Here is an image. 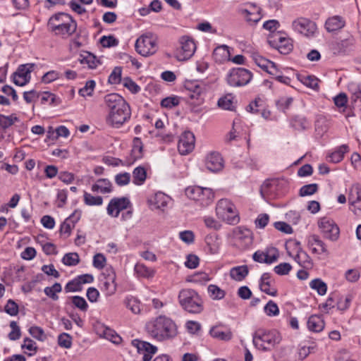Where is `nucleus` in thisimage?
<instances>
[{
    "instance_id": "obj_41",
    "label": "nucleus",
    "mask_w": 361,
    "mask_h": 361,
    "mask_svg": "<svg viewBox=\"0 0 361 361\" xmlns=\"http://www.w3.org/2000/svg\"><path fill=\"white\" fill-rule=\"evenodd\" d=\"M147 177V173L145 168L138 166L135 168L133 172V183L135 185H142Z\"/></svg>"
},
{
    "instance_id": "obj_36",
    "label": "nucleus",
    "mask_w": 361,
    "mask_h": 361,
    "mask_svg": "<svg viewBox=\"0 0 361 361\" xmlns=\"http://www.w3.org/2000/svg\"><path fill=\"white\" fill-rule=\"evenodd\" d=\"M294 259L305 269L311 268L312 262L309 255L302 250L297 251V254L294 256Z\"/></svg>"
},
{
    "instance_id": "obj_63",
    "label": "nucleus",
    "mask_w": 361,
    "mask_h": 361,
    "mask_svg": "<svg viewBox=\"0 0 361 361\" xmlns=\"http://www.w3.org/2000/svg\"><path fill=\"white\" fill-rule=\"evenodd\" d=\"M130 180V174L125 172L118 173L115 176V182L120 186L126 185L129 183Z\"/></svg>"
},
{
    "instance_id": "obj_16",
    "label": "nucleus",
    "mask_w": 361,
    "mask_h": 361,
    "mask_svg": "<svg viewBox=\"0 0 361 361\" xmlns=\"http://www.w3.org/2000/svg\"><path fill=\"white\" fill-rule=\"evenodd\" d=\"M34 66V63L20 65L13 73V82L18 86H24L28 83L30 80V73L33 71Z\"/></svg>"
},
{
    "instance_id": "obj_25",
    "label": "nucleus",
    "mask_w": 361,
    "mask_h": 361,
    "mask_svg": "<svg viewBox=\"0 0 361 361\" xmlns=\"http://www.w3.org/2000/svg\"><path fill=\"white\" fill-rule=\"evenodd\" d=\"M307 246L313 253L317 255L328 254L326 244L317 235H311L308 237Z\"/></svg>"
},
{
    "instance_id": "obj_59",
    "label": "nucleus",
    "mask_w": 361,
    "mask_h": 361,
    "mask_svg": "<svg viewBox=\"0 0 361 361\" xmlns=\"http://www.w3.org/2000/svg\"><path fill=\"white\" fill-rule=\"evenodd\" d=\"M264 263L271 264L276 261L279 257L278 252L276 249L271 248L264 252Z\"/></svg>"
},
{
    "instance_id": "obj_20",
    "label": "nucleus",
    "mask_w": 361,
    "mask_h": 361,
    "mask_svg": "<svg viewBox=\"0 0 361 361\" xmlns=\"http://www.w3.org/2000/svg\"><path fill=\"white\" fill-rule=\"evenodd\" d=\"M233 238L235 245L242 249L247 248L252 243V233L248 229L237 228L233 232Z\"/></svg>"
},
{
    "instance_id": "obj_28",
    "label": "nucleus",
    "mask_w": 361,
    "mask_h": 361,
    "mask_svg": "<svg viewBox=\"0 0 361 361\" xmlns=\"http://www.w3.org/2000/svg\"><path fill=\"white\" fill-rule=\"evenodd\" d=\"M209 334L212 338L222 341H228L233 338V334L231 330H224L220 326L212 327Z\"/></svg>"
},
{
    "instance_id": "obj_50",
    "label": "nucleus",
    "mask_w": 361,
    "mask_h": 361,
    "mask_svg": "<svg viewBox=\"0 0 361 361\" xmlns=\"http://www.w3.org/2000/svg\"><path fill=\"white\" fill-rule=\"evenodd\" d=\"M18 118L16 116L12 114L10 116L0 115V126L3 128H7L11 126Z\"/></svg>"
},
{
    "instance_id": "obj_2",
    "label": "nucleus",
    "mask_w": 361,
    "mask_h": 361,
    "mask_svg": "<svg viewBox=\"0 0 361 361\" xmlns=\"http://www.w3.org/2000/svg\"><path fill=\"white\" fill-rule=\"evenodd\" d=\"M146 330L150 337L159 342L172 339L178 334L176 323L166 316H159L149 321L146 325Z\"/></svg>"
},
{
    "instance_id": "obj_43",
    "label": "nucleus",
    "mask_w": 361,
    "mask_h": 361,
    "mask_svg": "<svg viewBox=\"0 0 361 361\" xmlns=\"http://www.w3.org/2000/svg\"><path fill=\"white\" fill-rule=\"evenodd\" d=\"M21 347L24 353L30 356L34 355L37 350L36 343L29 338L24 339Z\"/></svg>"
},
{
    "instance_id": "obj_1",
    "label": "nucleus",
    "mask_w": 361,
    "mask_h": 361,
    "mask_svg": "<svg viewBox=\"0 0 361 361\" xmlns=\"http://www.w3.org/2000/svg\"><path fill=\"white\" fill-rule=\"evenodd\" d=\"M104 102L108 109L106 121L109 126L119 128L130 118V106L119 94L112 93L106 95Z\"/></svg>"
},
{
    "instance_id": "obj_58",
    "label": "nucleus",
    "mask_w": 361,
    "mask_h": 361,
    "mask_svg": "<svg viewBox=\"0 0 361 361\" xmlns=\"http://www.w3.org/2000/svg\"><path fill=\"white\" fill-rule=\"evenodd\" d=\"M122 83L126 88L133 94L137 93L140 90V87L130 78H125Z\"/></svg>"
},
{
    "instance_id": "obj_44",
    "label": "nucleus",
    "mask_w": 361,
    "mask_h": 361,
    "mask_svg": "<svg viewBox=\"0 0 361 361\" xmlns=\"http://www.w3.org/2000/svg\"><path fill=\"white\" fill-rule=\"evenodd\" d=\"M62 290L61 286L59 283H55L51 287H46L44 290V293L54 300H57L59 296L56 293H60Z\"/></svg>"
},
{
    "instance_id": "obj_56",
    "label": "nucleus",
    "mask_w": 361,
    "mask_h": 361,
    "mask_svg": "<svg viewBox=\"0 0 361 361\" xmlns=\"http://www.w3.org/2000/svg\"><path fill=\"white\" fill-rule=\"evenodd\" d=\"M208 292L213 299H221L225 295L224 291L216 285H209Z\"/></svg>"
},
{
    "instance_id": "obj_42",
    "label": "nucleus",
    "mask_w": 361,
    "mask_h": 361,
    "mask_svg": "<svg viewBox=\"0 0 361 361\" xmlns=\"http://www.w3.org/2000/svg\"><path fill=\"white\" fill-rule=\"evenodd\" d=\"M84 202L88 206H99L103 203V199L100 196H94L92 194L85 192L83 195Z\"/></svg>"
},
{
    "instance_id": "obj_34",
    "label": "nucleus",
    "mask_w": 361,
    "mask_h": 361,
    "mask_svg": "<svg viewBox=\"0 0 361 361\" xmlns=\"http://www.w3.org/2000/svg\"><path fill=\"white\" fill-rule=\"evenodd\" d=\"M308 329L314 332H320L324 328L323 319L318 315H312L307 321Z\"/></svg>"
},
{
    "instance_id": "obj_40",
    "label": "nucleus",
    "mask_w": 361,
    "mask_h": 361,
    "mask_svg": "<svg viewBox=\"0 0 361 361\" xmlns=\"http://www.w3.org/2000/svg\"><path fill=\"white\" fill-rule=\"evenodd\" d=\"M233 99L231 94H227L219 99L218 106L222 109L233 111L235 109Z\"/></svg>"
},
{
    "instance_id": "obj_46",
    "label": "nucleus",
    "mask_w": 361,
    "mask_h": 361,
    "mask_svg": "<svg viewBox=\"0 0 361 361\" xmlns=\"http://www.w3.org/2000/svg\"><path fill=\"white\" fill-rule=\"evenodd\" d=\"M11 331L9 332L8 337L11 341H16L21 336V330L16 322L12 321L9 325Z\"/></svg>"
},
{
    "instance_id": "obj_47",
    "label": "nucleus",
    "mask_w": 361,
    "mask_h": 361,
    "mask_svg": "<svg viewBox=\"0 0 361 361\" xmlns=\"http://www.w3.org/2000/svg\"><path fill=\"white\" fill-rule=\"evenodd\" d=\"M127 308H128L133 313L138 314L140 312V302L135 298H128L125 301Z\"/></svg>"
},
{
    "instance_id": "obj_10",
    "label": "nucleus",
    "mask_w": 361,
    "mask_h": 361,
    "mask_svg": "<svg viewBox=\"0 0 361 361\" xmlns=\"http://www.w3.org/2000/svg\"><path fill=\"white\" fill-rule=\"evenodd\" d=\"M317 225L324 238L331 241L338 239L340 229L333 219L326 216L322 217L318 220Z\"/></svg>"
},
{
    "instance_id": "obj_6",
    "label": "nucleus",
    "mask_w": 361,
    "mask_h": 361,
    "mask_svg": "<svg viewBox=\"0 0 361 361\" xmlns=\"http://www.w3.org/2000/svg\"><path fill=\"white\" fill-rule=\"evenodd\" d=\"M216 214L219 219L229 224H236L240 221L235 206L228 199H221L218 201Z\"/></svg>"
},
{
    "instance_id": "obj_33",
    "label": "nucleus",
    "mask_w": 361,
    "mask_h": 361,
    "mask_svg": "<svg viewBox=\"0 0 361 361\" xmlns=\"http://www.w3.org/2000/svg\"><path fill=\"white\" fill-rule=\"evenodd\" d=\"M79 61L82 64L87 65L91 69L96 68L101 63L99 59L90 52L80 54Z\"/></svg>"
},
{
    "instance_id": "obj_52",
    "label": "nucleus",
    "mask_w": 361,
    "mask_h": 361,
    "mask_svg": "<svg viewBox=\"0 0 361 361\" xmlns=\"http://www.w3.org/2000/svg\"><path fill=\"white\" fill-rule=\"evenodd\" d=\"M29 333L32 337L41 341H43L47 338V336L44 330L37 326H31L29 329Z\"/></svg>"
},
{
    "instance_id": "obj_30",
    "label": "nucleus",
    "mask_w": 361,
    "mask_h": 361,
    "mask_svg": "<svg viewBox=\"0 0 361 361\" xmlns=\"http://www.w3.org/2000/svg\"><path fill=\"white\" fill-rule=\"evenodd\" d=\"M230 56L229 47L226 45L219 46L213 51V58L218 63L229 61Z\"/></svg>"
},
{
    "instance_id": "obj_14",
    "label": "nucleus",
    "mask_w": 361,
    "mask_h": 361,
    "mask_svg": "<svg viewBox=\"0 0 361 361\" xmlns=\"http://www.w3.org/2000/svg\"><path fill=\"white\" fill-rule=\"evenodd\" d=\"M102 290L106 295H112L116 291V273L111 268H107L102 274Z\"/></svg>"
},
{
    "instance_id": "obj_48",
    "label": "nucleus",
    "mask_w": 361,
    "mask_h": 361,
    "mask_svg": "<svg viewBox=\"0 0 361 361\" xmlns=\"http://www.w3.org/2000/svg\"><path fill=\"white\" fill-rule=\"evenodd\" d=\"M62 262L67 266H75L80 262L79 255L76 252L66 254L62 259Z\"/></svg>"
},
{
    "instance_id": "obj_38",
    "label": "nucleus",
    "mask_w": 361,
    "mask_h": 361,
    "mask_svg": "<svg viewBox=\"0 0 361 361\" xmlns=\"http://www.w3.org/2000/svg\"><path fill=\"white\" fill-rule=\"evenodd\" d=\"M135 271L138 276L143 278H152L155 274V271L153 269L149 268L140 263L135 264Z\"/></svg>"
},
{
    "instance_id": "obj_22",
    "label": "nucleus",
    "mask_w": 361,
    "mask_h": 361,
    "mask_svg": "<svg viewBox=\"0 0 361 361\" xmlns=\"http://www.w3.org/2000/svg\"><path fill=\"white\" fill-rule=\"evenodd\" d=\"M251 57L257 66L270 75H276L279 72L277 66L274 62L267 59L258 52H252Z\"/></svg>"
},
{
    "instance_id": "obj_26",
    "label": "nucleus",
    "mask_w": 361,
    "mask_h": 361,
    "mask_svg": "<svg viewBox=\"0 0 361 361\" xmlns=\"http://www.w3.org/2000/svg\"><path fill=\"white\" fill-rule=\"evenodd\" d=\"M188 97L191 101H196L199 104L202 102V94L203 93V87L195 82H188L185 85Z\"/></svg>"
},
{
    "instance_id": "obj_27",
    "label": "nucleus",
    "mask_w": 361,
    "mask_h": 361,
    "mask_svg": "<svg viewBox=\"0 0 361 361\" xmlns=\"http://www.w3.org/2000/svg\"><path fill=\"white\" fill-rule=\"evenodd\" d=\"M260 289L262 292L271 296L277 295V289L274 286V282L271 279V276L269 273L262 274L260 279L259 284Z\"/></svg>"
},
{
    "instance_id": "obj_23",
    "label": "nucleus",
    "mask_w": 361,
    "mask_h": 361,
    "mask_svg": "<svg viewBox=\"0 0 361 361\" xmlns=\"http://www.w3.org/2000/svg\"><path fill=\"white\" fill-rule=\"evenodd\" d=\"M204 164L209 171L217 172L223 169L224 160L220 154L212 152L205 157Z\"/></svg>"
},
{
    "instance_id": "obj_31",
    "label": "nucleus",
    "mask_w": 361,
    "mask_h": 361,
    "mask_svg": "<svg viewBox=\"0 0 361 361\" xmlns=\"http://www.w3.org/2000/svg\"><path fill=\"white\" fill-rule=\"evenodd\" d=\"M249 269L247 265L237 266L230 269L231 279L236 281H243L248 274Z\"/></svg>"
},
{
    "instance_id": "obj_9",
    "label": "nucleus",
    "mask_w": 361,
    "mask_h": 361,
    "mask_svg": "<svg viewBox=\"0 0 361 361\" xmlns=\"http://www.w3.org/2000/svg\"><path fill=\"white\" fill-rule=\"evenodd\" d=\"M185 195L194 201L200 202L203 206H207L214 200V194L211 188L200 186H190L186 188Z\"/></svg>"
},
{
    "instance_id": "obj_45",
    "label": "nucleus",
    "mask_w": 361,
    "mask_h": 361,
    "mask_svg": "<svg viewBox=\"0 0 361 361\" xmlns=\"http://www.w3.org/2000/svg\"><path fill=\"white\" fill-rule=\"evenodd\" d=\"M310 286L311 288L316 290L317 293L321 295H323L326 293V284L319 279L312 280L310 283Z\"/></svg>"
},
{
    "instance_id": "obj_12",
    "label": "nucleus",
    "mask_w": 361,
    "mask_h": 361,
    "mask_svg": "<svg viewBox=\"0 0 361 361\" xmlns=\"http://www.w3.org/2000/svg\"><path fill=\"white\" fill-rule=\"evenodd\" d=\"M292 28L298 33L307 37H313L317 31L314 22L308 18L300 17L292 22Z\"/></svg>"
},
{
    "instance_id": "obj_37",
    "label": "nucleus",
    "mask_w": 361,
    "mask_h": 361,
    "mask_svg": "<svg viewBox=\"0 0 361 361\" xmlns=\"http://www.w3.org/2000/svg\"><path fill=\"white\" fill-rule=\"evenodd\" d=\"M143 143L140 138L135 137L133 141L131 156L134 160L139 159L143 157Z\"/></svg>"
},
{
    "instance_id": "obj_64",
    "label": "nucleus",
    "mask_w": 361,
    "mask_h": 361,
    "mask_svg": "<svg viewBox=\"0 0 361 361\" xmlns=\"http://www.w3.org/2000/svg\"><path fill=\"white\" fill-rule=\"evenodd\" d=\"M72 302L77 308L80 309L82 311H86L87 309V303L85 300L80 296H73L72 297Z\"/></svg>"
},
{
    "instance_id": "obj_4",
    "label": "nucleus",
    "mask_w": 361,
    "mask_h": 361,
    "mask_svg": "<svg viewBox=\"0 0 361 361\" xmlns=\"http://www.w3.org/2000/svg\"><path fill=\"white\" fill-rule=\"evenodd\" d=\"M178 302L180 306L190 313L199 314L203 310L202 300L193 289H182L178 293Z\"/></svg>"
},
{
    "instance_id": "obj_7",
    "label": "nucleus",
    "mask_w": 361,
    "mask_h": 361,
    "mask_svg": "<svg viewBox=\"0 0 361 361\" xmlns=\"http://www.w3.org/2000/svg\"><path fill=\"white\" fill-rule=\"evenodd\" d=\"M135 50L142 56L148 57L158 50L157 37L152 33H146L138 37L135 42Z\"/></svg>"
},
{
    "instance_id": "obj_8",
    "label": "nucleus",
    "mask_w": 361,
    "mask_h": 361,
    "mask_svg": "<svg viewBox=\"0 0 361 361\" xmlns=\"http://www.w3.org/2000/svg\"><path fill=\"white\" fill-rule=\"evenodd\" d=\"M197 49L195 39L188 35L181 36L178 39V47L175 52V57L180 61L190 59Z\"/></svg>"
},
{
    "instance_id": "obj_19",
    "label": "nucleus",
    "mask_w": 361,
    "mask_h": 361,
    "mask_svg": "<svg viewBox=\"0 0 361 361\" xmlns=\"http://www.w3.org/2000/svg\"><path fill=\"white\" fill-rule=\"evenodd\" d=\"M130 204L129 200L126 197H114L107 206V214L112 217H117L121 212L130 206Z\"/></svg>"
},
{
    "instance_id": "obj_51",
    "label": "nucleus",
    "mask_w": 361,
    "mask_h": 361,
    "mask_svg": "<svg viewBox=\"0 0 361 361\" xmlns=\"http://www.w3.org/2000/svg\"><path fill=\"white\" fill-rule=\"evenodd\" d=\"M301 82L307 87L317 90L319 87V80L313 75L304 76L301 79Z\"/></svg>"
},
{
    "instance_id": "obj_18",
    "label": "nucleus",
    "mask_w": 361,
    "mask_h": 361,
    "mask_svg": "<svg viewBox=\"0 0 361 361\" xmlns=\"http://www.w3.org/2000/svg\"><path fill=\"white\" fill-rule=\"evenodd\" d=\"M195 138L192 133L184 132L180 137L178 143V150L182 155L190 153L195 148Z\"/></svg>"
},
{
    "instance_id": "obj_11",
    "label": "nucleus",
    "mask_w": 361,
    "mask_h": 361,
    "mask_svg": "<svg viewBox=\"0 0 361 361\" xmlns=\"http://www.w3.org/2000/svg\"><path fill=\"white\" fill-rule=\"evenodd\" d=\"M267 41L270 46L276 49L281 54H288L293 49L292 40L283 33L273 34L267 37Z\"/></svg>"
},
{
    "instance_id": "obj_62",
    "label": "nucleus",
    "mask_w": 361,
    "mask_h": 361,
    "mask_svg": "<svg viewBox=\"0 0 361 361\" xmlns=\"http://www.w3.org/2000/svg\"><path fill=\"white\" fill-rule=\"evenodd\" d=\"M109 82L111 84H118L121 80V68L116 67L109 77Z\"/></svg>"
},
{
    "instance_id": "obj_35",
    "label": "nucleus",
    "mask_w": 361,
    "mask_h": 361,
    "mask_svg": "<svg viewBox=\"0 0 361 361\" xmlns=\"http://www.w3.org/2000/svg\"><path fill=\"white\" fill-rule=\"evenodd\" d=\"M278 181L275 179L267 180L262 185L260 193L263 197H269L274 192Z\"/></svg>"
},
{
    "instance_id": "obj_32",
    "label": "nucleus",
    "mask_w": 361,
    "mask_h": 361,
    "mask_svg": "<svg viewBox=\"0 0 361 361\" xmlns=\"http://www.w3.org/2000/svg\"><path fill=\"white\" fill-rule=\"evenodd\" d=\"M92 191L94 192L109 193L112 190L111 182L106 178L97 180L95 183L92 185Z\"/></svg>"
},
{
    "instance_id": "obj_21",
    "label": "nucleus",
    "mask_w": 361,
    "mask_h": 361,
    "mask_svg": "<svg viewBox=\"0 0 361 361\" xmlns=\"http://www.w3.org/2000/svg\"><path fill=\"white\" fill-rule=\"evenodd\" d=\"M94 330L99 337L106 338L115 344H118L122 341L121 337L119 336L115 331L102 323L96 324L94 325Z\"/></svg>"
},
{
    "instance_id": "obj_60",
    "label": "nucleus",
    "mask_w": 361,
    "mask_h": 361,
    "mask_svg": "<svg viewBox=\"0 0 361 361\" xmlns=\"http://www.w3.org/2000/svg\"><path fill=\"white\" fill-rule=\"evenodd\" d=\"M317 189L318 186L316 183L304 185L300 190V195L303 197L313 195L317 192Z\"/></svg>"
},
{
    "instance_id": "obj_29",
    "label": "nucleus",
    "mask_w": 361,
    "mask_h": 361,
    "mask_svg": "<svg viewBox=\"0 0 361 361\" xmlns=\"http://www.w3.org/2000/svg\"><path fill=\"white\" fill-rule=\"evenodd\" d=\"M345 21L340 16H334L329 18L325 23V27L329 32L341 30L345 26Z\"/></svg>"
},
{
    "instance_id": "obj_53",
    "label": "nucleus",
    "mask_w": 361,
    "mask_h": 361,
    "mask_svg": "<svg viewBox=\"0 0 361 361\" xmlns=\"http://www.w3.org/2000/svg\"><path fill=\"white\" fill-rule=\"evenodd\" d=\"M95 87V82L94 80H88L85 85L79 90V94L82 97L92 96Z\"/></svg>"
},
{
    "instance_id": "obj_3",
    "label": "nucleus",
    "mask_w": 361,
    "mask_h": 361,
    "mask_svg": "<svg viewBox=\"0 0 361 361\" xmlns=\"http://www.w3.org/2000/svg\"><path fill=\"white\" fill-rule=\"evenodd\" d=\"M47 30L54 36L68 39L77 30V23L66 13H57L52 15L47 22Z\"/></svg>"
},
{
    "instance_id": "obj_17",
    "label": "nucleus",
    "mask_w": 361,
    "mask_h": 361,
    "mask_svg": "<svg viewBox=\"0 0 361 361\" xmlns=\"http://www.w3.org/2000/svg\"><path fill=\"white\" fill-rule=\"evenodd\" d=\"M238 12L250 23H256L262 18L260 8L253 4H246L239 8Z\"/></svg>"
},
{
    "instance_id": "obj_54",
    "label": "nucleus",
    "mask_w": 361,
    "mask_h": 361,
    "mask_svg": "<svg viewBox=\"0 0 361 361\" xmlns=\"http://www.w3.org/2000/svg\"><path fill=\"white\" fill-rule=\"evenodd\" d=\"M264 312L269 317L276 316L279 314V309L276 303L272 300H269L264 306Z\"/></svg>"
},
{
    "instance_id": "obj_24",
    "label": "nucleus",
    "mask_w": 361,
    "mask_h": 361,
    "mask_svg": "<svg viewBox=\"0 0 361 361\" xmlns=\"http://www.w3.org/2000/svg\"><path fill=\"white\" fill-rule=\"evenodd\" d=\"M170 200V197L166 194L158 192L148 199V204L151 209L163 210Z\"/></svg>"
},
{
    "instance_id": "obj_39",
    "label": "nucleus",
    "mask_w": 361,
    "mask_h": 361,
    "mask_svg": "<svg viewBox=\"0 0 361 361\" xmlns=\"http://www.w3.org/2000/svg\"><path fill=\"white\" fill-rule=\"evenodd\" d=\"M133 343L137 348L138 351H144L145 353L154 355L157 351V348L149 343L135 340Z\"/></svg>"
},
{
    "instance_id": "obj_57",
    "label": "nucleus",
    "mask_w": 361,
    "mask_h": 361,
    "mask_svg": "<svg viewBox=\"0 0 361 361\" xmlns=\"http://www.w3.org/2000/svg\"><path fill=\"white\" fill-rule=\"evenodd\" d=\"M279 27L280 24L276 20H269L263 24V27L270 32V34L268 35V37L273 34L277 33L278 32L276 31L279 28Z\"/></svg>"
},
{
    "instance_id": "obj_13",
    "label": "nucleus",
    "mask_w": 361,
    "mask_h": 361,
    "mask_svg": "<svg viewBox=\"0 0 361 361\" xmlns=\"http://www.w3.org/2000/svg\"><path fill=\"white\" fill-rule=\"evenodd\" d=\"M252 78V73L247 69L238 68L231 71L227 77L228 83L233 87L247 85Z\"/></svg>"
},
{
    "instance_id": "obj_55",
    "label": "nucleus",
    "mask_w": 361,
    "mask_h": 361,
    "mask_svg": "<svg viewBox=\"0 0 361 361\" xmlns=\"http://www.w3.org/2000/svg\"><path fill=\"white\" fill-rule=\"evenodd\" d=\"M58 343L62 348H70L72 345V338L69 334L62 333L58 337Z\"/></svg>"
},
{
    "instance_id": "obj_61",
    "label": "nucleus",
    "mask_w": 361,
    "mask_h": 361,
    "mask_svg": "<svg viewBox=\"0 0 361 361\" xmlns=\"http://www.w3.org/2000/svg\"><path fill=\"white\" fill-rule=\"evenodd\" d=\"M4 310L11 316H16L18 313V305L13 300L10 299L5 305Z\"/></svg>"
},
{
    "instance_id": "obj_15",
    "label": "nucleus",
    "mask_w": 361,
    "mask_h": 361,
    "mask_svg": "<svg viewBox=\"0 0 361 361\" xmlns=\"http://www.w3.org/2000/svg\"><path fill=\"white\" fill-rule=\"evenodd\" d=\"M350 209L356 215L361 214V186L359 184L353 185L348 194Z\"/></svg>"
},
{
    "instance_id": "obj_49",
    "label": "nucleus",
    "mask_w": 361,
    "mask_h": 361,
    "mask_svg": "<svg viewBox=\"0 0 361 361\" xmlns=\"http://www.w3.org/2000/svg\"><path fill=\"white\" fill-rule=\"evenodd\" d=\"M73 216L74 215L69 216L61 224L60 228V232L61 234L66 235V236L70 235L72 229L74 228V221L72 220Z\"/></svg>"
},
{
    "instance_id": "obj_5",
    "label": "nucleus",
    "mask_w": 361,
    "mask_h": 361,
    "mask_svg": "<svg viewBox=\"0 0 361 361\" xmlns=\"http://www.w3.org/2000/svg\"><path fill=\"white\" fill-rule=\"evenodd\" d=\"M281 341L279 332L276 331H266L258 329L253 336V343L259 349L263 350H270Z\"/></svg>"
}]
</instances>
